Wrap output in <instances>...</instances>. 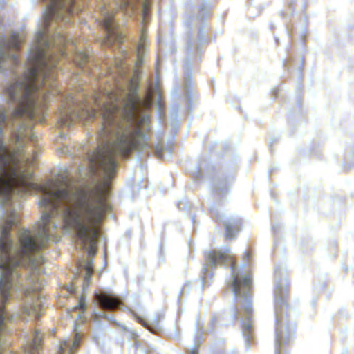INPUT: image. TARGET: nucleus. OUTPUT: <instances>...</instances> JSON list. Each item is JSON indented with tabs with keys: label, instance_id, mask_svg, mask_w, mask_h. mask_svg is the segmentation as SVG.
Listing matches in <instances>:
<instances>
[{
	"label": "nucleus",
	"instance_id": "obj_1",
	"mask_svg": "<svg viewBox=\"0 0 354 354\" xmlns=\"http://www.w3.org/2000/svg\"><path fill=\"white\" fill-rule=\"evenodd\" d=\"M233 254L227 247H224L221 250H209L205 253L206 263L203 270L205 274H207L209 267H214L218 263H224L225 262L231 263L232 276L229 282L235 299L243 295V300L241 302V310L239 315L241 317V322L242 330L245 339V345L249 348V341L250 335L253 330L252 308L249 298V292L251 288V279L248 274H241L237 268L232 261Z\"/></svg>",
	"mask_w": 354,
	"mask_h": 354
},
{
	"label": "nucleus",
	"instance_id": "obj_2",
	"mask_svg": "<svg viewBox=\"0 0 354 354\" xmlns=\"http://www.w3.org/2000/svg\"><path fill=\"white\" fill-rule=\"evenodd\" d=\"M137 6L140 9L142 21H145L149 6L148 0H115L113 5L103 0L99 6V9L102 15L101 21L106 30L108 39H124L122 33L117 29L118 24L115 21L117 15H115V8L120 10L117 15L120 14L122 16L123 13L129 15Z\"/></svg>",
	"mask_w": 354,
	"mask_h": 354
},
{
	"label": "nucleus",
	"instance_id": "obj_3",
	"mask_svg": "<svg viewBox=\"0 0 354 354\" xmlns=\"http://www.w3.org/2000/svg\"><path fill=\"white\" fill-rule=\"evenodd\" d=\"M288 293V284L286 277L276 283L275 295V315H276V353H279L278 346H281L292 335V330L286 326L288 315L290 313V308L285 302V297Z\"/></svg>",
	"mask_w": 354,
	"mask_h": 354
},
{
	"label": "nucleus",
	"instance_id": "obj_4",
	"mask_svg": "<svg viewBox=\"0 0 354 354\" xmlns=\"http://www.w3.org/2000/svg\"><path fill=\"white\" fill-rule=\"evenodd\" d=\"M24 36L21 33L12 32L11 39L4 37L0 38V71L6 68V62L17 63V58L12 50L17 49L22 41Z\"/></svg>",
	"mask_w": 354,
	"mask_h": 354
},
{
	"label": "nucleus",
	"instance_id": "obj_5",
	"mask_svg": "<svg viewBox=\"0 0 354 354\" xmlns=\"http://www.w3.org/2000/svg\"><path fill=\"white\" fill-rule=\"evenodd\" d=\"M95 300L104 309L114 310L120 308V300L114 295L106 293H96Z\"/></svg>",
	"mask_w": 354,
	"mask_h": 354
},
{
	"label": "nucleus",
	"instance_id": "obj_6",
	"mask_svg": "<svg viewBox=\"0 0 354 354\" xmlns=\"http://www.w3.org/2000/svg\"><path fill=\"white\" fill-rule=\"evenodd\" d=\"M41 346H24V354H37ZM76 346H59L57 354H71L73 348ZM6 346H0V354Z\"/></svg>",
	"mask_w": 354,
	"mask_h": 354
},
{
	"label": "nucleus",
	"instance_id": "obj_7",
	"mask_svg": "<svg viewBox=\"0 0 354 354\" xmlns=\"http://www.w3.org/2000/svg\"><path fill=\"white\" fill-rule=\"evenodd\" d=\"M160 99V94L159 91L156 88L154 93L152 91H149L147 98L142 102V106L145 108H149L151 105L156 101L159 103Z\"/></svg>",
	"mask_w": 354,
	"mask_h": 354
},
{
	"label": "nucleus",
	"instance_id": "obj_8",
	"mask_svg": "<svg viewBox=\"0 0 354 354\" xmlns=\"http://www.w3.org/2000/svg\"><path fill=\"white\" fill-rule=\"evenodd\" d=\"M93 261L92 259H89L87 261L86 265L84 266L85 270V275L84 277V283H83V290L85 291L86 288L91 283V279L93 272Z\"/></svg>",
	"mask_w": 354,
	"mask_h": 354
},
{
	"label": "nucleus",
	"instance_id": "obj_9",
	"mask_svg": "<svg viewBox=\"0 0 354 354\" xmlns=\"http://www.w3.org/2000/svg\"><path fill=\"white\" fill-rule=\"evenodd\" d=\"M236 221H225L224 225L226 230V238L228 239H232L235 235L234 233L235 227L236 226Z\"/></svg>",
	"mask_w": 354,
	"mask_h": 354
},
{
	"label": "nucleus",
	"instance_id": "obj_10",
	"mask_svg": "<svg viewBox=\"0 0 354 354\" xmlns=\"http://www.w3.org/2000/svg\"><path fill=\"white\" fill-rule=\"evenodd\" d=\"M25 127L26 125L24 124H22L21 127H20V129L19 130V132L17 135L18 141H19L23 138L26 137H29L30 140H33L34 134L31 133L29 130L23 129V128Z\"/></svg>",
	"mask_w": 354,
	"mask_h": 354
},
{
	"label": "nucleus",
	"instance_id": "obj_11",
	"mask_svg": "<svg viewBox=\"0 0 354 354\" xmlns=\"http://www.w3.org/2000/svg\"><path fill=\"white\" fill-rule=\"evenodd\" d=\"M87 55L86 53L83 52H78L75 55V62L77 64H78L80 66H82V65L87 60Z\"/></svg>",
	"mask_w": 354,
	"mask_h": 354
},
{
	"label": "nucleus",
	"instance_id": "obj_12",
	"mask_svg": "<svg viewBox=\"0 0 354 354\" xmlns=\"http://www.w3.org/2000/svg\"><path fill=\"white\" fill-rule=\"evenodd\" d=\"M145 37L144 35H142L140 37V42L138 46V56L140 58L141 54L144 53L145 51L146 46L145 44Z\"/></svg>",
	"mask_w": 354,
	"mask_h": 354
},
{
	"label": "nucleus",
	"instance_id": "obj_13",
	"mask_svg": "<svg viewBox=\"0 0 354 354\" xmlns=\"http://www.w3.org/2000/svg\"><path fill=\"white\" fill-rule=\"evenodd\" d=\"M86 301H85V296L82 295L79 301H78V304H77V308H81L83 311L85 310L86 309Z\"/></svg>",
	"mask_w": 354,
	"mask_h": 354
},
{
	"label": "nucleus",
	"instance_id": "obj_14",
	"mask_svg": "<svg viewBox=\"0 0 354 354\" xmlns=\"http://www.w3.org/2000/svg\"><path fill=\"white\" fill-rule=\"evenodd\" d=\"M140 323L144 324V325H146V327L149 330H151V332L153 333H156L158 330V326H153V327H151V326H149L148 324H146L143 320L140 321Z\"/></svg>",
	"mask_w": 354,
	"mask_h": 354
},
{
	"label": "nucleus",
	"instance_id": "obj_15",
	"mask_svg": "<svg viewBox=\"0 0 354 354\" xmlns=\"http://www.w3.org/2000/svg\"><path fill=\"white\" fill-rule=\"evenodd\" d=\"M114 63L115 64V66L118 68H122V61L120 59V60H115L114 61Z\"/></svg>",
	"mask_w": 354,
	"mask_h": 354
},
{
	"label": "nucleus",
	"instance_id": "obj_16",
	"mask_svg": "<svg viewBox=\"0 0 354 354\" xmlns=\"http://www.w3.org/2000/svg\"><path fill=\"white\" fill-rule=\"evenodd\" d=\"M190 352L192 354H198V349L196 346H193L191 349H190Z\"/></svg>",
	"mask_w": 354,
	"mask_h": 354
},
{
	"label": "nucleus",
	"instance_id": "obj_17",
	"mask_svg": "<svg viewBox=\"0 0 354 354\" xmlns=\"http://www.w3.org/2000/svg\"><path fill=\"white\" fill-rule=\"evenodd\" d=\"M245 258L247 259L248 261H249V258H250V253L249 252H245Z\"/></svg>",
	"mask_w": 354,
	"mask_h": 354
},
{
	"label": "nucleus",
	"instance_id": "obj_18",
	"mask_svg": "<svg viewBox=\"0 0 354 354\" xmlns=\"http://www.w3.org/2000/svg\"><path fill=\"white\" fill-rule=\"evenodd\" d=\"M142 64V60H138V62H137V64L138 65V64Z\"/></svg>",
	"mask_w": 354,
	"mask_h": 354
},
{
	"label": "nucleus",
	"instance_id": "obj_19",
	"mask_svg": "<svg viewBox=\"0 0 354 354\" xmlns=\"http://www.w3.org/2000/svg\"><path fill=\"white\" fill-rule=\"evenodd\" d=\"M245 266V263L241 264V268H244Z\"/></svg>",
	"mask_w": 354,
	"mask_h": 354
},
{
	"label": "nucleus",
	"instance_id": "obj_20",
	"mask_svg": "<svg viewBox=\"0 0 354 354\" xmlns=\"http://www.w3.org/2000/svg\"><path fill=\"white\" fill-rule=\"evenodd\" d=\"M10 319V320H12L14 319V315H12Z\"/></svg>",
	"mask_w": 354,
	"mask_h": 354
},
{
	"label": "nucleus",
	"instance_id": "obj_21",
	"mask_svg": "<svg viewBox=\"0 0 354 354\" xmlns=\"http://www.w3.org/2000/svg\"><path fill=\"white\" fill-rule=\"evenodd\" d=\"M70 291H71V292H73V291H74V289H73L72 288H70Z\"/></svg>",
	"mask_w": 354,
	"mask_h": 354
}]
</instances>
